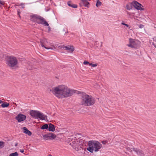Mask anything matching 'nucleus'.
<instances>
[{"mask_svg": "<svg viewBox=\"0 0 156 156\" xmlns=\"http://www.w3.org/2000/svg\"><path fill=\"white\" fill-rule=\"evenodd\" d=\"M43 137L44 139L45 140H48L50 139L49 133L43 136Z\"/></svg>", "mask_w": 156, "mask_h": 156, "instance_id": "6ab92c4d", "label": "nucleus"}, {"mask_svg": "<svg viewBox=\"0 0 156 156\" xmlns=\"http://www.w3.org/2000/svg\"><path fill=\"white\" fill-rule=\"evenodd\" d=\"M82 105L85 106H90L94 104L95 102L94 99L91 96L89 95L84 92H82L81 94Z\"/></svg>", "mask_w": 156, "mask_h": 156, "instance_id": "f03ea898", "label": "nucleus"}, {"mask_svg": "<svg viewBox=\"0 0 156 156\" xmlns=\"http://www.w3.org/2000/svg\"><path fill=\"white\" fill-rule=\"evenodd\" d=\"M133 6L136 9L140 10H144V9L142 8V5L136 1H133Z\"/></svg>", "mask_w": 156, "mask_h": 156, "instance_id": "9d476101", "label": "nucleus"}, {"mask_svg": "<svg viewBox=\"0 0 156 156\" xmlns=\"http://www.w3.org/2000/svg\"><path fill=\"white\" fill-rule=\"evenodd\" d=\"M2 101L0 100V104L2 103Z\"/></svg>", "mask_w": 156, "mask_h": 156, "instance_id": "e433bc0d", "label": "nucleus"}, {"mask_svg": "<svg viewBox=\"0 0 156 156\" xmlns=\"http://www.w3.org/2000/svg\"><path fill=\"white\" fill-rule=\"evenodd\" d=\"M69 144L76 150L78 151H80L81 153L83 152V145L82 142H80L79 139H72L71 140L69 141Z\"/></svg>", "mask_w": 156, "mask_h": 156, "instance_id": "20e7f679", "label": "nucleus"}, {"mask_svg": "<svg viewBox=\"0 0 156 156\" xmlns=\"http://www.w3.org/2000/svg\"><path fill=\"white\" fill-rule=\"evenodd\" d=\"M41 45L42 47L44 48L47 49L52 50L55 48V46L49 42L46 39H43L40 40Z\"/></svg>", "mask_w": 156, "mask_h": 156, "instance_id": "0eeeda50", "label": "nucleus"}, {"mask_svg": "<svg viewBox=\"0 0 156 156\" xmlns=\"http://www.w3.org/2000/svg\"><path fill=\"white\" fill-rule=\"evenodd\" d=\"M88 145V147L87 148V150L91 153H93L94 151H98L102 147V144L98 141L96 140L89 141Z\"/></svg>", "mask_w": 156, "mask_h": 156, "instance_id": "7ed1b4c3", "label": "nucleus"}, {"mask_svg": "<svg viewBox=\"0 0 156 156\" xmlns=\"http://www.w3.org/2000/svg\"><path fill=\"white\" fill-rule=\"evenodd\" d=\"M19 154L17 152L10 154L9 156H18Z\"/></svg>", "mask_w": 156, "mask_h": 156, "instance_id": "5701e85b", "label": "nucleus"}, {"mask_svg": "<svg viewBox=\"0 0 156 156\" xmlns=\"http://www.w3.org/2000/svg\"><path fill=\"white\" fill-rule=\"evenodd\" d=\"M31 21L36 22L39 24L44 25L46 26H49L48 23L46 21L45 19L43 17L37 15H34L31 16Z\"/></svg>", "mask_w": 156, "mask_h": 156, "instance_id": "39448f33", "label": "nucleus"}, {"mask_svg": "<svg viewBox=\"0 0 156 156\" xmlns=\"http://www.w3.org/2000/svg\"><path fill=\"white\" fill-rule=\"evenodd\" d=\"M17 12H18V14L19 15H20V10L19 9H17Z\"/></svg>", "mask_w": 156, "mask_h": 156, "instance_id": "f704fd0d", "label": "nucleus"}, {"mask_svg": "<svg viewBox=\"0 0 156 156\" xmlns=\"http://www.w3.org/2000/svg\"><path fill=\"white\" fill-rule=\"evenodd\" d=\"M6 61L7 65L12 68L16 66L18 64L16 58L12 56L8 57Z\"/></svg>", "mask_w": 156, "mask_h": 156, "instance_id": "423d86ee", "label": "nucleus"}, {"mask_svg": "<svg viewBox=\"0 0 156 156\" xmlns=\"http://www.w3.org/2000/svg\"><path fill=\"white\" fill-rule=\"evenodd\" d=\"M50 91L59 98H67L72 96L76 93L75 90L70 89L64 85H59L54 87L50 89Z\"/></svg>", "mask_w": 156, "mask_h": 156, "instance_id": "f257e3e1", "label": "nucleus"}, {"mask_svg": "<svg viewBox=\"0 0 156 156\" xmlns=\"http://www.w3.org/2000/svg\"><path fill=\"white\" fill-rule=\"evenodd\" d=\"M133 6V2H132L128 3L126 5V9L128 10H130L132 9Z\"/></svg>", "mask_w": 156, "mask_h": 156, "instance_id": "f3484780", "label": "nucleus"}, {"mask_svg": "<svg viewBox=\"0 0 156 156\" xmlns=\"http://www.w3.org/2000/svg\"><path fill=\"white\" fill-rule=\"evenodd\" d=\"M89 62H87V61H85L83 62V64L84 65H87V64H89Z\"/></svg>", "mask_w": 156, "mask_h": 156, "instance_id": "c85d7f7f", "label": "nucleus"}, {"mask_svg": "<svg viewBox=\"0 0 156 156\" xmlns=\"http://www.w3.org/2000/svg\"><path fill=\"white\" fill-rule=\"evenodd\" d=\"M129 44H127V45L132 48H135L136 47V43L134 40L132 39H129Z\"/></svg>", "mask_w": 156, "mask_h": 156, "instance_id": "9b49d317", "label": "nucleus"}, {"mask_svg": "<svg viewBox=\"0 0 156 156\" xmlns=\"http://www.w3.org/2000/svg\"><path fill=\"white\" fill-rule=\"evenodd\" d=\"M23 132L26 134L28 135L29 136H30L31 135V133L29 130H28L27 128L26 127L23 128Z\"/></svg>", "mask_w": 156, "mask_h": 156, "instance_id": "2eb2a0df", "label": "nucleus"}, {"mask_svg": "<svg viewBox=\"0 0 156 156\" xmlns=\"http://www.w3.org/2000/svg\"><path fill=\"white\" fill-rule=\"evenodd\" d=\"M101 2L100 1H99V0H98L97 2V3L96 4V6L98 7L101 5Z\"/></svg>", "mask_w": 156, "mask_h": 156, "instance_id": "393cba45", "label": "nucleus"}, {"mask_svg": "<svg viewBox=\"0 0 156 156\" xmlns=\"http://www.w3.org/2000/svg\"><path fill=\"white\" fill-rule=\"evenodd\" d=\"M5 145V143L2 141H0V149L3 148Z\"/></svg>", "mask_w": 156, "mask_h": 156, "instance_id": "b1692460", "label": "nucleus"}, {"mask_svg": "<svg viewBox=\"0 0 156 156\" xmlns=\"http://www.w3.org/2000/svg\"><path fill=\"white\" fill-rule=\"evenodd\" d=\"M127 14H128V15H130V13H129V12H127Z\"/></svg>", "mask_w": 156, "mask_h": 156, "instance_id": "c9c22d12", "label": "nucleus"}, {"mask_svg": "<svg viewBox=\"0 0 156 156\" xmlns=\"http://www.w3.org/2000/svg\"><path fill=\"white\" fill-rule=\"evenodd\" d=\"M108 142L107 141H103L101 142V143L104 144H105L106 143H107Z\"/></svg>", "mask_w": 156, "mask_h": 156, "instance_id": "2f4dec72", "label": "nucleus"}, {"mask_svg": "<svg viewBox=\"0 0 156 156\" xmlns=\"http://www.w3.org/2000/svg\"><path fill=\"white\" fill-rule=\"evenodd\" d=\"M25 4L24 3H20L19 5L21 6V8H25Z\"/></svg>", "mask_w": 156, "mask_h": 156, "instance_id": "a878e982", "label": "nucleus"}, {"mask_svg": "<svg viewBox=\"0 0 156 156\" xmlns=\"http://www.w3.org/2000/svg\"><path fill=\"white\" fill-rule=\"evenodd\" d=\"M144 27V25L142 24H140L139 26V28H142Z\"/></svg>", "mask_w": 156, "mask_h": 156, "instance_id": "c756f323", "label": "nucleus"}, {"mask_svg": "<svg viewBox=\"0 0 156 156\" xmlns=\"http://www.w3.org/2000/svg\"><path fill=\"white\" fill-rule=\"evenodd\" d=\"M134 151L136 152L138 155L141 156H144V153L141 150H138L137 149H134Z\"/></svg>", "mask_w": 156, "mask_h": 156, "instance_id": "4468645a", "label": "nucleus"}, {"mask_svg": "<svg viewBox=\"0 0 156 156\" xmlns=\"http://www.w3.org/2000/svg\"><path fill=\"white\" fill-rule=\"evenodd\" d=\"M48 156H52V155H51V154H49L48 155Z\"/></svg>", "mask_w": 156, "mask_h": 156, "instance_id": "58836bf2", "label": "nucleus"}, {"mask_svg": "<svg viewBox=\"0 0 156 156\" xmlns=\"http://www.w3.org/2000/svg\"><path fill=\"white\" fill-rule=\"evenodd\" d=\"M48 127V124H45L43 125L41 128V129H47Z\"/></svg>", "mask_w": 156, "mask_h": 156, "instance_id": "4be33fe9", "label": "nucleus"}, {"mask_svg": "<svg viewBox=\"0 0 156 156\" xmlns=\"http://www.w3.org/2000/svg\"><path fill=\"white\" fill-rule=\"evenodd\" d=\"M48 28H49V29H50V27H48Z\"/></svg>", "mask_w": 156, "mask_h": 156, "instance_id": "ea45409f", "label": "nucleus"}, {"mask_svg": "<svg viewBox=\"0 0 156 156\" xmlns=\"http://www.w3.org/2000/svg\"><path fill=\"white\" fill-rule=\"evenodd\" d=\"M89 65L93 67H95L96 66H97V64H93L92 63H90Z\"/></svg>", "mask_w": 156, "mask_h": 156, "instance_id": "cd10ccee", "label": "nucleus"}, {"mask_svg": "<svg viewBox=\"0 0 156 156\" xmlns=\"http://www.w3.org/2000/svg\"><path fill=\"white\" fill-rule=\"evenodd\" d=\"M67 4L69 6L72 7L73 8H76L77 7V6L76 5L72 4L71 2L70 1H69L68 2Z\"/></svg>", "mask_w": 156, "mask_h": 156, "instance_id": "a211bd4d", "label": "nucleus"}, {"mask_svg": "<svg viewBox=\"0 0 156 156\" xmlns=\"http://www.w3.org/2000/svg\"><path fill=\"white\" fill-rule=\"evenodd\" d=\"M66 46L64 45H61L58 46V48L60 49H65L66 48Z\"/></svg>", "mask_w": 156, "mask_h": 156, "instance_id": "bb28decb", "label": "nucleus"}, {"mask_svg": "<svg viewBox=\"0 0 156 156\" xmlns=\"http://www.w3.org/2000/svg\"><path fill=\"white\" fill-rule=\"evenodd\" d=\"M20 151L22 153H23L24 152V150L23 149H20Z\"/></svg>", "mask_w": 156, "mask_h": 156, "instance_id": "72a5a7b5", "label": "nucleus"}, {"mask_svg": "<svg viewBox=\"0 0 156 156\" xmlns=\"http://www.w3.org/2000/svg\"><path fill=\"white\" fill-rule=\"evenodd\" d=\"M9 105V104L6 102L3 103L1 105L2 108L7 107Z\"/></svg>", "mask_w": 156, "mask_h": 156, "instance_id": "412c9836", "label": "nucleus"}, {"mask_svg": "<svg viewBox=\"0 0 156 156\" xmlns=\"http://www.w3.org/2000/svg\"><path fill=\"white\" fill-rule=\"evenodd\" d=\"M48 128V130L49 131L53 132L55 130V126L51 124H49Z\"/></svg>", "mask_w": 156, "mask_h": 156, "instance_id": "dca6fc26", "label": "nucleus"}, {"mask_svg": "<svg viewBox=\"0 0 156 156\" xmlns=\"http://www.w3.org/2000/svg\"><path fill=\"white\" fill-rule=\"evenodd\" d=\"M4 4V2L2 1H1L0 0V4L3 5Z\"/></svg>", "mask_w": 156, "mask_h": 156, "instance_id": "473e14b6", "label": "nucleus"}, {"mask_svg": "<svg viewBox=\"0 0 156 156\" xmlns=\"http://www.w3.org/2000/svg\"><path fill=\"white\" fill-rule=\"evenodd\" d=\"M17 143L16 144H15V146L16 147V146H17Z\"/></svg>", "mask_w": 156, "mask_h": 156, "instance_id": "4c0bfd02", "label": "nucleus"}, {"mask_svg": "<svg viewBox=\"0 0 156 156\" xmlns=\"http://www.w3.org/2000/svg\"><path fill=\"white\" fill-rule=\"evenodd\" d=\"M74 48L73 46H66L65 49L68 51L69 52L72 53L74 50Z\"/></svg>", "mask_w": 156, "mask_h": 156, "instance_id": "ddd939ff", "label": "nucleus"}, {"mask_svg": "<svg viewBox=\"0 0 156 156\" xmlns=\"http://www.w3.org/2000/svg\"><path fill=\"white\" fill-rule=\"evenodd\" d=\"M121 24L122 25H125L127 27H129V25L128 24H125L123 23H121Z\"/></svg>", "mask_w": 156, "mask_h": 156, "instance_id": "7c9ffc66", "label": "nucleus"}, {"mask_svg": "<svg viewBox=\"0 0 156 156\" xmlns=\"http://www.w3.org/2000/svg\"><path fill=\"white\" fill-rule=\"evenodd\" d=\"M30 115L36 119L39 118L41 120H45L47 117L42 113L37 111L31 110L30 113Z\"/></svg>", "mask_w": 156, "mask_h": 156, "instance_id": "6e6552de", "label": "nucleus"}, {"mask_svg": "<svg viewBox=\"0 0 156 156\" xmlns=\"http://www.w3.org/2000/svg\"><path fill=\"white\" fill-rule=\"evenodd\" d=\"M26 118V115L22 114H19L15 117V119L18 122H20L25 120Z\"/></svg>", "mask_w": 156, "mask_h": 156, "instance_id": "1a4fd4ad", "label": "nucleus"}, {"mask_svg": "<svg viewBox=\"0 0 156 156\" xmlns=\"http://www.w3.org/2000/svg\"><path fill=\"white\" fill-rule=\"evenodd\" d=\"M49 134L50 139H53L56 137V136L55 134L53 133H49Z\"/></svg>", "mask_w": 156, "mask_h": 156, "instance_id": "aec40b11", "label": "nucleus"}, {"mask_svg": "<svg viewBox=\"0 0 156 156\" xmlns=\"http://www.w3.org/2000/svg\"><path fill=\"white\" fill-rule=\"evenodd\" d=\"M81 2L80 3V5L81 6H82L83 5L87 7L89 5V3L87 0H81Z\"/></svg>", "mask_w": 156, "mask_h": 156, "instance_id": "f8f14e48", "label": "nucleus"}]
</instances>
